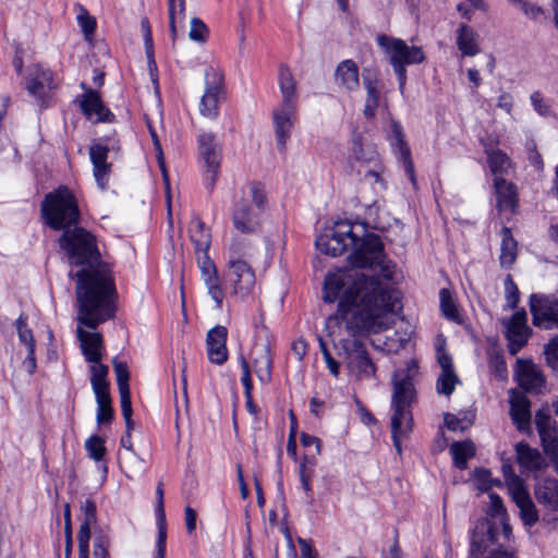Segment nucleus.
I'll use <instances>...</instances> for the list:
<instances>
[{
  "instance_id": "obj_1",
  "label": "nucleus",
  "mask_w": 558,
  "mask_h": 558,
  "mask_svg": "<svg viewBox=\"0 0 558 558\" xmlns=\"http://www.w3.org/2000/svg\"><path fill=\"white\" fill-rule=\"evenodd\" d=\"M351 248L348 255L351 267L329 272L324 280V301L333 303L339 299L337 311L326 320L330 337L340 336L342 329L349 336L379 333L393 324L397 293L379 277L362 271L379 268L385 278H391L380 236L354 234Z\"/></svg>"
},
{
  "instance_id": "obj_2",
  "label": "nucleus",
  "mask_w": 558,
  "mask_h": 558,
  "mask_svg": "<svg viewBox=\"0 0 558 558\" xmlns=\"http://www.w3.org/2000/svg\"><path fill=\"white\" fill-rule=\"evenodd\" d=\"M59 246L70 265L81 266L75 274H69L76 278L77 320L95 329L116 313V290L109 267L101 260L95 235L77 225L62 232Z\"/></svg>"
},
{
  "instance_id": "obj_3",
  "label": "nucleus",
  "mask_w": 558,
  "mask_h": 558,
  "mask_svg": "<svg viewBox=\"0 0 558 558\" xmlns=\"http://www.w3.org/2000/svg\"><path fill=\"white\" fill-rule=\"evenodd\" d=\"M418 365L414 359L407 362L404 369H398L391 378V438L396 451L402 453V440L407 439L413 430V415L411 408L416 402V389L414 376L417 374Z\"/></svg>"
},
{
  "instance_id": "obj_4",
  "label": "nucleus",
  "mask_w": 558,
  "mask_h": 558,
  "mask_svg": "<svg viewBox=\"0 0 558 558\" xmlns=\"http://www.w3.org/2000/svg\"><path fill=\"white\" fill-rule=\"evenodd\" d=\"M41 215L46 225L53 230L64 231L76 226L80 220L76 199L66 187H60L45 196Z\"/></svg>"
},
{
  "instance_id": "obj_5",
  "label": "nucleus",
  "mask_w": 558,
  "mask_h": 558,
  "mask_svg": "<svg viewBox=\"0 0 558 558\" xmlns=\"http://www.w3.org/2000/svg\"><path fill=\"white\" fill-rule=\"evenodd\" d=\"M384 50L399 82V89L403 93L407 82V65L420 64L425 60V53L421 47L409 46L402 39L388 35H378L376 38Z\"/></svg>"
},
{
  "instance_id": "obj_6",
  "label": "nucleus",
  "mask_w": 558,
  "mask_h": 558,
  "mask_svg": "<svg viewBox=\"0 0 558 558\" xmlns=\"http://www.w3.org/2000/svg\"><path fill=\"white\" fill-rule=\"evenodd\" d=\"M205 93L201 99V113L204 117L215 118L218 114V105L225 97L222 72L209 66L205 72Z\"/></svg>"
},
{
  "instance_id": "obj_7",
  "label": "nucleus",
  "mask_w": 558,
  "mask_h": 558,
  "mask_svg": "<svg viewBox=\"0 0 558 558\" xmlns=\"http://www.w3.org/2000/svg\"><path fill=\"white\" fill-rule=\"evenodd\" d=\"M251 361L258 380L264 385L270 383L272 364L270 341L264 325L256 330V340L251 351Z\"/></svg>"
},
{
  "instance_id": "obj_8",
  "label": "nucleus",
  "mask_w": 558,
  "mask_h": 558,
  "mask_svg": "<svg viewBox=\"0 0 558 558\" xmlns=\"http://www.w3.org/2000/svg\"><path fill=\"white\" fill-rule=\"evenodd\" d=\"M530 311L533 325L549 330L558 327V299L553 295L532 294Z\"/></svg>"
},
{
  "instance_id": "obj_9",
  "label": "nucleus",
  "mask_w": 558,
  "mask_h": 558,
  "mask_svg": "<svg viewBox=\"0 0 558 558\" xmlns=\"http://www.w3.org/2000/svg\"><path fill=\"white\" fill-rule=\"evenodd\" d=\"M508 340V352L515 355L526 343L532 333L527 326V314L524 310L515 312L510 318L501 320Z\"/></svg>"
},
{
  "instance_id": "obj_10",
  "label": "nucleus",
  "mask_w": 558,
  "mask_h": 558,
  "mask_svg": "<svg viewBox=\"0 0 558 558\" xmlns=\"http://www.w3.org/2000/svg\"><path fill=\"white\" fill-rule=\"evenodd\" d=\"M199 157L206 174V187L213 190L220 168L221 149L211 134L198 136Z\"/></svg>"
},
{
  "instance_id": "obj_11",
  "label": "nucleus",
  "mask_w": 558,
  "mask_h": 558,
  "mask_svg": "<svg viewBox=\"0 0 558 558\" xmlns=\"http://www.w3.org/2000/svg\"><path fill=\"white\" fill-rule=\"evenodd\" d=\"M351 238H354L352 227L341 222L337 223L333 230L320 234L316 239L315 244L322 253L337 257L340 256L348 246H351Z\"/></svg>"
},
{
  "instance_id": "obj_12",
  "label": "nucleus",
  "mask_w": 558,
  "mask_h": 558,
  "mask_svg": "<svg viewBox=\"0 0 558 558\" xmlns=\"http://www.w3.org/2000/svg\"><path fill=\"white\" fill-rule=\"evenodd\" d=\"M227 279L232 288V293L244 300L253 294L256 287V276L248 263L231 262L227 265Z\"/></svg>"
},
{
  "instance_id": "obj_13",
  "label": "nucleus",
  "mask_w": 558,
  "mask_h": 558,
  "mask_svg": "<svg viewBox=\"0 0 558 558\" xmlns=\"http://www.w3.org/2000/svg\"><path fill=\"white\" fill-rule=\"evenodd\" d=\"M347 367L357 377L369 378L375 374V365L368 356L367 350L360 341H352L350 345H344Z\"/></svg>"
},
{
  "instance_id": "obj_14",
  "label": "nucleus",
  "mask_w": 558,
  "mask_h": 558,
  "mask_svg": "<svg viewBox=\"0 0 558 558\" xmlns=\"http://www.w3.org/2000/svg\"><path fill=\"white\" fill-rule=\"evenodd\" d=\"M296 118V105L280 104L274 109L272 119L276 134L277 147L280 151L286 150Z\"/></svg>"
},
{
  "instance_id": "obj_15",
  "label": "nucleus",
  "mask_w": 558,
  "mask_h": 558,
  "mask_svg": "<svg viewBox=\"0 0 558 558\" xmlns=\"http://www.w3.org/2000/svg\"><path fill=\"white\" fill-rule=\"evenodd\" d=\"M197 265L207 293L215 301L217 308H221L225 291L215 263L208 255H202L198 258Z\"/></svg>"
},
{
  "instance_id": "obj_16",
  "label": "nucleus",
  "mask_w": 558,
  "mask_h": 558,
  "mask_svg": "<svg viewBox=\"0 0 558 558\" xmlns=\"http://www.w3.org/2000/svg\"><path fill=\"white\" fill-rule=\"evenodd\" d=\"M535 425L545 453L555 463L558 459V429L556 421L548 413L538 411L535 415Z\"/></svg>"
},
{
  "instance_id": "obj_17",
  "label": "nucleus",
  "mask_w": 558,
  "mask_h": 558,
  "mask_svg": "<svg viewBox=\"0 0 558 558\" xmlns=\"http://www.w3.org/2000/svg\"><path fill=\"white\" fill-rule=\"evenodd\" d=\"M389 140L393 149L395 155L399 161L402 162L404 171L409 180L413 185L416 183L414 165L411 157V149L405 141V135L401 124L397 121H392L390 124Z\"/></svg>"
},
{
  "instance_id": "obj_18",
  "label": "nucleus",
  "mask_w": 558,
  "mask_h": 558,
  "mask_svg": "<svg viewBox=\"0 0 558 558\" xmlns=\"http://www.w3.org/2000/svg\"><path fill=\"white\" fill-rule=\"evenodd\" d=\"M509 494L519 508L520 517L524 525H535L538 521V513L521 478H512Z\"/></svg>"
},
{
  "instance_id": "obj_19",
  "label": "nucleus",
  "mask_w": 558,
  "mask_h": 558,
  "mask_svg": "<svg viewBox=\"0 0 558 558\" xmlns=\"http://www.w3.org/2000/svg\"><path fill=\"white\" fill-rule=\"evenodd\" d=\"M24 87L33 97L39 99L43 106L48 92L53 88L52 73L38 64L33 65L24 81Z\"/></svg>"
},
{
  "instance_id": "obj_20",
  "label": "nucleus",
  "mask_w": 558,
  "mask_h": 558,
  "mask_svg": "<svg viewBox=\"0 0 558 558\" xmlns=\"http://www.w3.org/2000/svg\"><path fill=\"white\" fill-rule=\"evenodd\" d=\"M83 113L88 120L94 123L110 122L113 119V113L105 107L99 94L90 88H87L78 100Z\"/></svg>"
},
{
  "instance_id": "obj_21",
  "label": "nucleus",
  "mask_w": 558,
  "mask_h": 558,
  "mask_svg": "<svg viewBox=\"0 0 558 558\" xmlns=\"http://www.w3.org/2000/svg\"><path fill=\"white\" fill-rule=\"evenodd\" d=\"M234 228L242 233H253L258 228V210L251 207L247 197L239 199L232 213Z\"/></svg>"
},
{
  "instance_id": "obj_22",
  "label": "nucleus",
  "mask_w": 558,
  "mask_h": 558,
  "mask_svg": "<svg viewBox=\"0 0 558 558\" xmlns=\"http://www.w3.org/2000/svg\"><path fill=\"white\" fill-rule=\"evenodd\" d=\"M81 511L83 519L77 534L78 558H89L90 527L97 521L95 502L90 499H86L81 505Z\"/></svg>"
},
{
  "instance_id": "obj_23",
  "label": "nucleus",
  "mask_w": 558,
  "mask_h": 558,
  "mask_svg": "<svg viewBox=\"0 0 558 558\" xmlns=\"http://www.w3.org/2000/svg\"><path fill=\"white\" fill-rule=\"evenodd\" d=\"M228 330L223 326H216L207 333L206 344L207 354L210 362L221 365L228 359V350L226 347Z\"/></svg>"
},
{
  "instance_id": "obj_24",
  "label": "nucleus",
  "mask_w": 558,
  "mask_h": 558,
  "mask_svg": "<svg viewBox=\"0 0 558 558\" xmlns=\"http://www.w3.org/2000/svg\"><path fill=\"white\" fill-rule=\"evenodd\" d=\"M518 383L526 391L537 392L544 385V376L539 368L531 361H517L515 369Z\"/></svg>"
},
{
  "instance_id": "obj_25",
  "label": "nucleus",
  "mask_w": 558,
  "mask_h": 558,
  "mask_svg": "<svg viewBox=\"0 0 558 558\" xmlns=\"http://www.w3.org/2000/svg\"><path fill=\"white\" fill-rule=\"evenodd\" d=\"M109 149L107 146L94 144L89 147L93 172L98 186L104 190L107 185L111 165L107 162Z\"/></svg>"
},
{
  "instance_id": "obj_26",
  "label": "nucleus",
  "mask_w": 558,
  "mask_h": 558,
  "mask_svg": "<svg viewBox=\"0 0 558 558\" xmlns=\"http://www.w3.org/2000/svg\"><path fill=\"white\" fill-rule=\"evenodd\" d=\"M113 369L117 376V384L120 393V402H121V411L124 418L130 421V415H132V402H131V392L129 386L130 373L128 369V365L124 362H120L117 360L112 361Z\"/></svg>"
},
{
  "instance_id": "obj_27",
  "label": "nucleus",
  "mask_w": 558,
  "mask_h": 558,
  "mask_svg": "<svg viewBox=\"0 0 558 558\" xmlns=\"http://www.w3.org/2000/svg\"><path fill=\"white\" fill-rule=\"evenodd\" d=\"M537 502L547 510L558 512V481L547 477L539 480L534 487Z\"/></svg>"
},
{
  "instance_id": "obj_28",
  "label": "nucleus",
  "mask_w": 558,
  "mask_h": 558,
  "mask_svg": "<svg viewBox=\"0 0 558 558\" xmlns=\"http://www.w3.org/2000/svg\"><path fill=\"white\" fill-rule=\"evenodd\" d=\"M494 186L497 198V209L500 213H513L518 205V194L515 185L511 182H508L504 178H495Z\"/></svg>"
},
{
  "instance_id": "obj_29",
  "label": "nucleus",
  "mask_w": 558,
  "mask_h": 558,
  "mask_svg": "<svg viewBox=\"0 0 558 558\" xmlns=\"http://www.w3.org/2000/svg\"><path fill=\"white\" fill-rule=\"evenodd\" d=\"M77 338L81 342L82 352L89 363L100 362L102 354V337L99 332H89L82 327L76 329Z\"/></svg>"
},
{
  "instance_id": "obj_30",
  "label": "nucleus",
  "mask_w": 558,
  "mask_h": 558,
  "mask_svg": "<svg viewBox=\"0 0 558 558\" xmlns=\"http://www.w3.org/2000/svg\"><path fill=\"white\" fill-rule=\"evenodd\" d=\"M498 141L484 143V151L487 156V162L492 173L496 178L507 174L511 168V159L509 156L497 147Z\"/></svg>"
},
{
  "instance_id": "obj_31",
  "label": "nucleus",
  "mask_w": 558,
  "mask_h": 558,
  "mask_svg": "<svg viewBox=\"0 0 558 558\" xmlns=\"http://www.w3.org/2000/svg\"><path fill=\"white\" fill-rule=\"evenodd\" d=\"M510 416L520 430H525L530 426V401L523 393L511 391Z\"/></svg>"
},
{
  "instance_id": "obj_32",
  "label": "nucleus",
  "mask_w": 558,
  "mask_h": 558,
  "mask_svg": "<svg viewBox=\"0 0 558 558\" xmlns=\"http://www.w3.org/2000/svg\"><path fill=\"white\" fill-rule=\"evenodd\" d=\"M494 527L488 522H478L472 533L470 556L478 558L494 543Z\"/></svg>"
},
{
  "instance_id": "obj_33",
  "label": "nucleus",
  "mask_w": 558,
  "mask_h": 558,
  "mask_svg": "<svg viewBox=\"0 0 558 558\" xmlns=\"http://www.w3.org/2000/svg\"><path fill=\"white\" fill-rule=\"evenodd\" d=\"M190 239L194 244L196 260L202 255H208L211 243L210 232L206 229L205 223L198 217H194L189 227Z\"/></svg>"
},
{
  "instance_id": "obj_34",
  "label": "nucleus",
  "mask_w": 558,
  "mask_h": 558,
  "mask_svg": "<svg viewBox=\"0 0 558 558\" xmlns=\"http://www.w3.org/2000/svg\"><path fill=\"white\" fill-rule=\"evenodd\" d=\"M517 462L523 470L539 471L547 464L537 449L530 447L526 442L515 445Z\"/></svg>"
},
{
  "instance_id": "obj_35",
  "label": "nucleus",
  "mask_w": 558,
  "mask_h": 558,
  "mask_svg": "<svg viewBox=\"0 0 558 558\" xmlns=\"http://www.w3.org/2000/svg\"><path fill=\"white\" fill-rule=\"evenodd\" d=\"M456 34V44L462 56L474 57L480 52L478 34L471 26L461 23Z\"/></svg>"
},
{
  "instance_id": "obj_36",
  "label": "nucleus",
  "mask_w": 558,
  "mask_h": 558,
  "mask_svg": "<svg viewBox=\"0 0 558 558\" xmlns=\"http://www.w3.org/2000/svg\"><path fill=\"white\" fill-rule=\"evenodd\" d=\"M156 500H157V515H158V537H157V543H156L155 558H165L167 527H166V514H165V506H163V485L161 482L156 487Z\"/></svg>"
},
{
  "instance_id": "obj_37",
  "label": "nucleus",
  "mask_w": 558,
  "mask_h": 558,
  "mask_svg": "<svg viewBox=\"0 0 558 558\" xmlns=\"http://www.w3.org/2000/svg\"><path fill=\"white\" fill-rule=\"evenodd\" d=\"M363 84L367 92L365 107L363 113L366 119H373L379 105L380 93L377 88V77L375 73L365 70L363 74Z\"/></svg>"
},
{
  "instance_id": "obj_38",
  "label": "nucleus",
  "mask_w": 558,
  "mask_h": 558,
  "mask_svg": "<svg viewBox=\"0 0 558 558\" xmlns=\"http://www.w3.org/2000/svg\"><path fill=\"white\" fill-rule=\"evenodd\" d=\"M336 82L347 90L359 88V68L352 60L342 61L336 69Z\"/></svg>"
},
{
  "instance_id": "obj_39",
  "label": "nucleus",
  "mask_w": 558,
  "mask_h": 558,
  "mask_svg": "<svg viewBox=\"0 0 558 558\" xmlns=\"http://www.w3.org/2000/svg\"><path fill=\"white\" fill-rule=\"evenodd\" d=\"M518 243L514 240L510 228L504 227L501 229V244H500V265L501 267H511L517 259Z\"/></svg>"
},
{
  "instance_id": "obj_40",
  "label": "nucleus",
  "mask_w": 558,
  "mask_h": 558,
  "mask_svg": "<svg viewBox=\"0 0 558 558\" xmlns=\"http://www.w3.org/2000/svg\"><path fill=\"white\" fill-rule=\"evenodd\" d=\"M279 87L282 94L280 104L296 105L295 82L288 66L281 65L279 69Z\"/></svg>"
},
{
  "instance_id": "obj_41",
  "label": "nucleus",
  "mask_w": 558,
  "mask_h": 558,
  "mask_svg": "<svg viewBox=\"0 0 558 558\" xmlns=\"http://www.w3.org/2000/svg\"><path fill=\"white\" fill-rule=\"evenodd\" d=\"M90 366V384L95 395L109 393L110 383L107 377L109 367L100 362L92 363Z\"/></svg>"
},
{
  "instance_id": "obj_42",
  "label": "nucleus",
  "mask_w": 558,
  "mask_h": 558,
  "mask_svg": "<svg viewBox=\"0 0 558 558\" xmlns=\"http://www.w3.org/2000/svg\"><path fill=\"white\" fill-rule=\"evenodd\" d=\"M240 364H241V368H242L241 383L244 387V395H245V399H246V402H245L246 409L252 415L256 416L258 413V408L254 403L253 397H252L253 383H252V377H251V364L243 355L240 356Z\"/></svg>"
},
{
  "instance_id": "obj_43",
  "label": "nucleus",
  "mask_w": 558,
  "mask_h": 558,
  "mask_svg": "<svg viewBox=\"0 0 558 558\" xmlns=\"http://www.w3.org/2000/svg\"><path fill=\"white\" fill-rule=\"evenodd\" d=\"M450 452L452 453L454 465L460 470H464L466 469L468 460L475 454V447L470 440L453 442L450 447Z\"/></svg>"
},
{
  "instance_id": "obj_44",
  "label": "nucleus",
  "mask_w": 558,
  "mask_h": 558,
  "mask_svg": "<svg viewBox=\"0 0 558 558\" xmlns=\"http://www.w3.org/2000/svg\"><path fill=\"white\" fill-rule=\"evenodd\" d=\"M315 466L316 460L315 458H305L304 461L299 466V477L302 485V488L306 496L312 500L313 492H312V478L315 475Z\"/></svg>"
},
{
  "instance_id": "obj_45",
  "label": "nucleus",
  "mask_w": 558,
  "mask_h": 558,
  "mask_svg": "<svg viewBox=\"0 0 558 558\" xmlns=\"http://www.w3.org/2000/svg\"><path fill=\"white\" fill-rule=\"evenodd\" d=\"M119 463L129 478L143 471L144 461L134 451L120 452Z\"/></svg>"
},
{
  "instance_id": "obj_46",
  "label": "nucleus",
  "mask_w": 558,
  "mask_h": 558,
  "mask_svg": "<svg viewBox=\"0 0 558 558\" xmlns=\"http://www.w3.org/2000/svg\"><path fill=\"white\" fill-rule=\"evenodd\" d=\"M97 401V422L106 424L111 422L113 417V409L111 407L110 393L95 395Z\"/></svg>"
},
{
  "instance_id": "obj_47",
  "label": "nucleus",
  "mask_w": 558,
  "mask_h": 558,
  "mask_svg": "<svg viewBox=\"0 0 558 558\" xmlns=\"http://www.w3.org/2000/svg\"><path fill=\"white\" fill-rule=\"evenodd\" d=\"M248 244L244 240L234 239L227 253V265H231V262L247 263Z\"/></svg>"
},
{
  "instance_id": "obj_48",
  "label": "nucleus",
  "mask_w": 558,
  "mask_h": 558,
  "mask_svg": "<svg viewBox=\"0 0 558 558\" xmlns=\"http://www.w3.org/2000/svg\"><path fill=\"white\" fill-rule=\"evenodd\" d=\"M440 308L444 316L452 322L460 323V315L450 292L447 289H441L439 292Z\"/></svg>"
},
{
  "instance_id": "obj_49",
  "label": "nucleus",
  "mask_w": 558,
  "mask_h": 558,
  "mask_svg": "<svg viewBox=\"0 0 558 558\" xmlns=\"http://www.w3.org/2000/svg\"><path fill=\"white\" fill-rule=\"evenodd\" d=\"M458 383L459 378L454 372H441L437 379L436 390L440 395L450 396Z\"/></svg>"
},
{
  "instance_id": "obj_50",
  "label": "nucleus",
  "mask_w": 558,
  "mask_h": 558,
  "mask_svg": "<svg viewBox=\"0 0 558 558\" xmlns=\"http://www.w3.org/2000/svg\"><path fill=\"white\" fill-rule=\"evenodd\" d=\"M85 449L88 456L95 461H101L106 453L105 441L101 437L94 435L85 441Z\"/></svg>"
},
{
  "instance_id": "obj_51",
  "label": "nucleus",
  "mask_w": 558,
  "mask_h": 558,
  "mask_svg": "<svg viewBox=\"0 0 558 558\" xmlns=\"http://www.w3.org/2000/svg\"><path fill=\"white\" fill-rule=\"evenodd\" d=\"M141 28L144 34V44H145V50H146V56H147V60H148V68L151 72L153 70H156L157 66H156V62L154 59L150 25H149V22L147 19H143L141 21Z\"/></svg>"
},
{
  "instance_id": "obj_52",
  "label": "nucleus",
  "mask_w": 558,
  "mask_h": 558,
  "mask_svg": "<svg viewBox=\"0 0 558 558\" xmlns=\"http://www.w3.org/2000/svg\"><path fill=\"white\" fill-rule=\"evenodd\" d=\"M16 330L20 341L26 345L27 350L35 349L33 331L27 327L25 316L20 315L16 319Z\"/></svg>"
},
{
  "instance_id": "obj_53",
  "label": "nucleus",
  "mask_w": 558,
  "mask_h": 558,
  "mask_svg": "<svg viewBox=\"0 0 558 558\" xmlns=\"http://www.w3.org/2000/svg\"><path fill=\"white\" fill-rule=\"evenodd\" d=\"M505 298L510 310H514L518 306L520 292L511 275H508L505 279Z\"/></svg>"
},
{
  "instance_id": "obj_54",
  "label": "nucleus",
  "mask_w": 558,
  "mask_h": 558,
  "mask_svg": "<svg viewBox=\"0 0 558 558\" xmlns=\"http://www.w3.org/2000/svg\"><path fill=\"white\" fill-rule=\"evenodd\" d=\"M250 199L254 204V208L257 209L258 211H260L265 207V205L267 203V197H266V193L260 183L252 182L250 184L248 201Z\"/></svg>"
},
{
  "instance_id": "obj_55",
  "label": "nucleus",
  "mask_w": 558,
  "mask_h": 558,
  "mask_svg": "<svg viewBox=\"0 0 558 558\" xmlns=\"http://www.w3.org/2000/svg\"><path fill=\"white\" fill-rule=\"evenodd\" d=\"M207 36H208V28L205 25V23L197 17H193L191 20V27H190V33H189L190 39H192L194 41H198V43H204L206 40Z\"/></svg>"
},
{
  "instance_id": "obj_56",
  "label": "nucleus",
  "mask_w": 558,
  "mask_h": 558,
  "mask_svg": "<svg viewBox=\"0 0 558 558\" xmlns=\"http://www.w3.org/2000/svg\"><path fill=\"white\" fill-rule=\"evenodd\" d=\"M318 342H319V348H320L322 354L324 356V360L327 364L329 372L333 376L337 377L339 375V366H340L339 363L331 356V354L327 348V344L322 337H318Z\"/></svg>"
},
{
  "instance_id": "obj_57",
  "label": "nucleus",
  "mask_w": 558,
  "mask_h": 558,
  "mask_svg": "<svg viewBox=\"0 0 558 558\" xmlns=\"http://www.w3.org/2000/svg\"><path fill=\"white\" fill-rule=\"evenodd\" d=\"M544 353L547 363L553 368H558V337L553 338L546 345Z\"/></svg>"
},
{
  "instance_id": "obj_58",
  "label": "nucleus",
  "mask_w": 558,
  "mask_h": 558,
  "mask_svg": "<svg viewBox=\"0 0 558 558\" xmlns=\"http://www.w3.org/2000/svg\"><path fill=\"white\" fill-rule=\"evenodd\" d=\"M77 22L86 37L94 33L96 22L86 10H82V13L77 16Z\"/></svg>"
},
{
  "instance_id": "obj_59",
  "label": "nucleus",
  "mask_w": 558,
  "mask_h": 558,
  "mask_svg": "<svg viewBox=\"0 0 558 558\" xmlns=\"http://www.w3.org/2000/svg\"><path fill=\"white\" fill-rule=\"evenodd\" d=\"M474 476L480 483L481 490H488L492 487V484H499V481H493L490 478V472L485 469H475Z\"/></svg>"
},
{
  "instance_id": "obj_60",
  "label": "nucleus",
  "mask_w": 558,
  "mask_h": 558,
  "mask_svg": "<svg viewBox=\"0 0 558 558\" xmlns=\"http://www.w3.org/2000/svg\"><path fill=\"white\" fill-rule=\"evenodd\" d=\"M171 10H173V17L179 20L182 24L185 19V0H168V13L171 17Z\"/></svg>"
},
{
  "instance_id": "obj_61",
  "label": "nucleus",
  "mask_w": 558,
  "mask_h": 558,
  "mask_svg": "<svg viewBox=\"0 0 558 558\" xmlns=\"http://www.w3.org/2000/svg\"><path fill=\"white\" fill-rule=\"evenodd\" d=\"M109 541L105 536H97L94 539L93 558H109Z\"/></svg>"
},
{
  "instance_id": "obj_62",
  "label": "nucleus",
  "mask_w": 558,
  "mask_h": 558,
  "mask_svg": "<svg viewBox=\"0 0 558 558\" xmlns=\"http://www.w3.org/2000/svg\"><path fill=\"white\" fill-rule=\"evenodd\" d=\"M531 102L537 113L541 116H549L550 106L544 101V98L539 92H534L531 95Z\"/></svg>"
},
{
  "instance_id": "obj_63",
  "label": "nucleus",
  "mask_w": 558,
  "mask_h": 558,
  "mask_svg": "<svg viewBox=\"0 0 558 558\" xmlns=\"http://www.w3.org/2000/svg\"><path fill=\"white\" fill-rule=\"evenodd\" d=\"M437 361L441 372H454L451 356L441 348H437Z\"/></svg>"
},
{
  "instance_id": "obj_64",
  "label": "nucleus",
  "mask_w": 558,
  "mask_h": 558,
  "mask_svg": "<svg viewBox=\"0 0 558 558\" xmlns=\"http://www.w3.org/2000/svg\"><path fill=\"white\" fill-rule=\"evenodd\" d=\"M497 108L511 116L513 109V97L510 93L502 92L497 100Z\"/></svg>"
}]
</instances>
